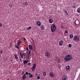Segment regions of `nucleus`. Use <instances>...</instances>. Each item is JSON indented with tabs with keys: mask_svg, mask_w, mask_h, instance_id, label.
I'll use <instances>...</instances> for the list:
<instances>
[{
	"mask_svg": "<svg viewBox=\"0 0 80 80\" xmlns=\"http://www.w3.org/2000/svg\"><path fill=\"white\" fill-rule=\"evenodd\" d=\"M73 60V57L71 54L67 55L64 58V60L66 62H69Z\"/></svg>",
	"mask_w": 80,
	"mask_h": 80,
	"instance_id": "f257e3e1",
	"label": "nucleus"
},
{
	"mask_svg": "<svg viewBox=\"0 0 80 80\" xmlns=\"http://www.w3.org/2000/svg\"><path fill=\"white\" fill-rule=\"evenodd\" d=\"M56 30V26L54 24H52L51 26V31L52 32H54Z\"/></svg>",
	"mask_w": 80,
	"mask_h": 80,
	"instance_id": "f03ea898",
	"label": "nucleus"
},
{
	"mask_svg": "<svg viewBox=\"0 0 80 80\" xmlns=\"http://www.w3.org/2000/svg\"><path fill=\"white\" fill-rule=\"evenodd\" d=\"M73 40L75 42H78L79 41V37L77 35H75L73 38Z\"/></svg>",
	"mask_w": 80,
	"mask_h": 80,
	"instance_id": "7ed1b4c3",
	"label": "nucleus"
},
{
	"mask_svg": "<svg viewBox=\"0 0 80 80\" xmlns=\"http://www.w3.org/2000/svg\"><path fill=\"white\" fill-rule=\"evenodd\" d=\"M67 75H64L63 76H62V80H67Z\"/></svg>",
	"mask_w": 80,
	"mask_h": 80,
	"instance_id": "20e7f679",
	"label": "nucleus"
},
{
	"mask_svg": "<svg viewBox=\"0 0 80 80\" xmlns=\"http://www.w3.org/2000/svg\"><path fill=\"white\" fill-rule=\"evenodd\" d=\"M63 40H61L59 43V45L60 46H62V45H63Z\"/></svg>",
	"mask_w": 80,
	"mask_h": 80,
	"instance_id": "39448f33",
	"label": "nucleus"
},
{
	"mask_svg": "<svg viewBox=\"0 0 80 80\" xmlns=\"http://www.w3.org/2000/svg\"><path fill=\"white\" fill-rule=\"evenodd\" d=\"M45 55L46 57H50V53H49V52H45Z\"/></svg>",
	"mask_w": 80,
	"mask_h": 80,
	"instance_id": "423d86ee",
	"label": "nucleus"
},
{
	"mask_svg": "<svg viewBox=\"0 0 80 80\" xmlns=\"http://www.w3.org/2000/svg\"><path fill=\"white\" fill-rule=\"evenodd\" d=\"M49 75L52 78H53V77H54V74L52 72H51L49 73Z\"/></svg>",
	"mask_w": 80,
	"mask_h": 80,
	"instance_id": "0eeeda50",
	"label": "nucleus"
},
{
	"mask_svg": "<svg viewBox=\"0 0 80 80\" xmlns=\"http://www.w3.org/2000/svg\"><path fill=\"white\" fill-rule=\"evenodd\" d=\"M28 48H29V49L31 50H32V51L33 50V47L32 46V45H29Z\"/></svg>",
	"mask_w": 80,
	"mask_h": 80,
	"instance_id": "6e6552de",
	"label": "nucleus"
},
{
	"mask_svg": "<svg viewBox=\"0 0 80 80\" xmlns=\"http://www.w3.org/2000/svg\"><path fill=\"white\" fill-rule=\"evenodd\" d=\"M26 78H27V76H26V75H25V74H24L22 75V79L23 80H25Z\"/></svg>",
	"mask_w": 80,
	"mask_h": 80,
	"instance_id": "1a4fd4ad",
	"label": "nucleus"
},
{
	"mask_svg": "<svg viewBox=\"0 0 80 80\" xmlns=\"http://www.w3.org/2000/svg\"><path fill=\"white\" fill-rule=\"evenodd\" d=\"M41 28L42 30H45V26L43 25H41Z\"/></svg>",
	"mask_w": 80,
	"mask_h": 80,
	"instance_id": "9d476101",
	"label": "nucleus"
},
{
	"mask_svg": "<svg viewBox=\"0 0 80 80\" xmlns=\"http://www.w3.org/2000/svg\"><path fill=\"white\" fill-rule=\"evenodd\" d=\"M37 24L38 26H40L41 25V22L39 21H38L37 22Z\"/></svg>",
	"mask_w": 80,
	"mask_h": 80,
	"instance_id": "9b49d317",
	"label": "nucleus"
},
{
	"mask_svg": "<svg viewBox=\"0 0 80 80\" xmlns=\"http://www.w3.org/2000/svg\"><path fill=\"white\" fill-rule=\"evenodd\" d=\"M53 20L52 19V18L49 19V23H53Z\"/></svg>",
	"mask_w": 80,
	"mask_h": 80,
	"instance_id": "f8f14e48",
	"label": "nucleus"
},
{
	"mask_svg": "<svg viewBox=\"0 0 80 80\" xmlns=\"http://www.w3.org/2000/svg\"><path fill=\"white\" fill-rule=\"evenodd\" d=\"M17 45L18 46H19L20 45V40H18V41Z\"/></svg>",
	"mask_w": 80,
	"mask_h": 80,
	"instance_id": "ddd939ff",
	"label": "nucleus"
},
{
	"mask_svg": "<svg viewBox=\"0 0 80 80\" xmlns=\"http://www.w3.org/2000/svg\"><path fill=\"white\" fill-rule=\"evenodd\" d=\"M28 61L25 60L24 61V62H23V63H24V64H27V63H28Z\"/></svg>",
	"mask_w": 80,
	"mask_h": 80,
	"instance_id": "4468645a",
	"label": "nucleus"
},
{
	"mask_svg": "<svg viewBox=\"0 0 80 80\" xmlns=\"http://www.w3.org/2000/svg\"><path fill=\"white\" fill-rule=\"evenodd\" d=\"M31 69L32 71L33 72H34V71H35V68L33 67H32Z\"/></svg>",
	"mask_w": 80,
	"mask_h": 80,
	"instance_id": "2eb2a0df",
	"label": "nucleus"
},
{
	"mask_svg": "<svg viewBox=\"0 0 80 80\" xmlns=\"http://www.w3.org/2000/svg\"><path fill=\"white\" fill-rule=\"evenodd\" d=\"M43 75L44 77H45V76L47 75V73H46V72H44L43 73Z\"/></svg>",
	"mask_w": 80,
	"mask_h": 80,
	"instance_id": "dca6fc26",
	"label": "nucleus"
},
{
	"mask_svg": "<svg viewBox=\"0 0 80 80\" xmlns=\"http://www.w3.org/2000/svg\"><path fill=\"white\" fill-rule=\"evenodd\" d=\"M77 11L78 12V13H80V7L78 8Z\"/></svg>",
	"mask_w": 80,
	"mask_h": 80,
	"instance_id": "f3484780",
	"label": "nucleus"
},
{
	"mask_svg": "<svg viewBox=\"0 0 80 80\" xmlns=\"http://www.w3.org/2000/svg\"><path fill=\"white\" fill-rule=\"evenodd\" d=\"M14 56L15 58H16V59H18V57H17V54H14Z\"/></svg>",
	"mask_w": 80,
	"mask_h": 80,
	"instance_id": "a211bd4d",
	"label": "nucleus"
},
{
	"mask_svg": "<svg viewBox=\"0 0 80 80\" xmlns=\"http://www.w3.org/2000/svg\"><path fill=\"white\" fill-rule=\"evenodd\" d=\"M23 5H24L25 6H27L28 5V3L27 2H24L23 3Z\"/></svg>",
	"mask_w": 80,
	"mask_h": 80,
	"instance_id": "6ab92c4d",
	"label": "nucleus"
},
{
	"mask_svg": "<svg viewBox=\"0 0 80 80\" xmlns=\"http://www.w3.org/2000/svg\"><path fill=\"white\" fill-rule=\"evenodd\" d=\"M70 66L68 65L66 68V70H69L70 69Z\"/></svg>",
	"mask_w": 80,
	"mask_h": 80,
	"instance_id": "aec40b11",
	"label": "nucleus"
},
{
	"mask_svg": "<svg viewBox=\"0 0 80 80\" xmlns=\"http://www.w3.org/2000/svg\"><path fill=\"white\" fill-rule=\"evenodd\" d=\"M20 73L21 74V75H23V74H24V73H25L24 71H22V72H21Z\"/></svg>",
	"mask_w": 80,
	"mask_h": 80,
	"instance_id": "412c9836",
	"label": "nucleus"
},
{
	"mask_svg": "<svg viewBox=\"0 0 80 80\" xmlns=\"http://www.w3.org/2000/svg\"><path fill=\"white\" fill-rule=\"evenodd\" d=\"M18 46L17 45H15V48H18V49H19V46Z\"/></svg>",
	"mask_w": 80,
	"mask_h": 80,
	"instance_id": "4be33fe9",
	"label": "nucleus"
},
{
	"mask_svg": "<svg viewBox=\"0 0 80 80\" xmlns=\"http://www.w3.org/2000/svg\"><path fill=\"white\" fill-rule=\"evenodd\" d=\"M73 35L71 34L70 35L69 37L71 38H73Z\"/></svg>",
	"mask_w": 80,
	"mask_h": 80,
	"instance_id": "5701e85b",
	"label": "nucleus"
},
{
	"mask_svg": "<svg viewBox=\"0 0 80 80\" xmlns=\"http://www.w3.org/2000/svg\"><path fill=\"white\" fill-rule=\"evenodd\" d=\"M33 67H35L36 68V64L35 63H34L33 64V66H32Z\"/></svg>",
	"mask_w": 80,
	"mask_h": 80,
	"instance_id": "b1692460",
	"label": "nucleus"
},
{
	"mask_svg": "<svg viewBox=\"0 0 80 80\" xmlns=\"http://www.w3.org/2000/svg\"><path fill=\"white\" fill-rule=\"evenodd\" d=\"M29 78H32L33 77V75L32 74H31L30 76H29Z\"/></svg>",
	"mask_w": 80,
	"mask_h": 80,
	"instance_id": "393cba45",
	"label": "nucleus"
},
{
	"mask_svg": "<svg viewBox=\"0 0 80 80\" xmlns=\"http://www.w3.org/2000/svg\"><path fill=\"white\" fill-rule=\"evenodd\" d=\"M32 27H29L27 28V30H30V29Z\"/></svg>",
	"mask_w": 80,
	"mask_h": 80,
	"instance_id": "a878e982",
	"label": "nucleus"
},
{
	"mask_svg": "<svg viewBox=\"0 0 80 80\" xmlns=\"http://www.w3.org/2000/svg\"><path fill=\"white\" fill-rule=\"evenodd\" d=\"M65 13H66V15H68V13H67V11L66 10L64 11Z\"/></svg>",
	"mask_w": 80,
	"mask_h": 80,
	"instance_id": "bb28decb",
	"label": "nucleus"
},
{
	"mask_svg": "<svg viewBox=\"0 0 80 80\" xmlns=\"http://www.w3.org/2000/svg\"><path fill=\"white\" fill-rule=\"evenodd\" d=\"M69 47H72V44H69L68 45Z\"/></svg>",
	"mask_w": 80,
	"mask_h": 80,
	"instance_id": "cd10ccee",
	"label": "nucleus"
},
{
	"mask_svg": "<svg viewBox=\"0 0 80 80\" xmlns=\"http://www.w3.org/2000/svg\"><path fill=\"white\" fill-rule=\"evenodd\" d=\"M29 56H31V52L30 51H29Z\"/></svg>",
	"mask_w": 80,
	"mask_h": 80,
	"instance_id": "c85d7f7f",
	"label": "nucleus"
},
{
	"mask_svg": "<svg viewBox=\"0 0 80 80\" xmlns=\"http://www.w3.org/2000/svg\"><path fill=\"white\" fill-rule=\"evenodd\" d=\"M26 50L27 51H29V49H28V47H27L26 48Z\"/></svg>",
	"mask_w": 80,
	"mask_h": 80,
	"instance_id": "c756f323",
	"label": "nucleus"
},
{
	"mask_svg": "<svg viewBox=\"0 0 80 80\" xmlns=\"http://www.w3.org/2000/svg\"><path fill=\"white\" fill-rule=\"evenodd\" d=\"M65 32L66 33H68V31L67 30H65Z\"/></svg>",
	"mask_w": 80,
	"mask_h": 80,
	"instance_id": "7c9ffc66",
	"label": "nucleus"
},
{
	"mask_svg": "<svg viewBox=\"0 0 80 80\" xmlns=\"http://www.w3.org/2000/svg\"><path fill=\"white\" fill-rule=\"evenodd\" d=\"M72 8H76V6H75V5L72 6Z\"/></svg>",
	"mask_w": 80,
	"mask_h": 80,
	"instance_id": "2f4dec72",
	"label": "nucleus"
},
{
	"mask_svg": "<svg viewBox=\"0 0 80 80\" xmlns=\"http://www.w3.org/2000/svg\"><path fill=\"white\" fill-rule=\"evenodd\" d=\"M22 56H25V53L24 52H22Z\"/></svg>",
	"mask_w": 80,
	"mask_h": 80,
	"instance_id": "473e14b6",
	"label": "nucleus"
},
{
	"mask_svg": "<svg viewBox=\"0 0 80 80\" xmlns=\"http://www.w3.org/2000/svg\"><path fill=\"white\" fill-rule=\"evenodd\" d=\"M58 63H60V59H59L58 60Z\"/></svg>",
	"mask_w": 80,
	"mask_h": 80,
	"instance_id": "72a5a7b5",
	"label": "nucleus"
},
{
	"mask_svg": "<svg viewBox=\"0 0 80 80\" xmlns=\"http://www.w3.org/2000/svg\"><path fill=\"white\" fill-rule=\"evenodd\" d=\"M25 75H28V72H26L25 73Z\"/></svg>",
	"mask_w": 80,
	"mask_h": 80,
	"instance_id": "f704fd0d",
	"label": "nucleus"
},
{
	"mask_svg": "<svg viewBox=\"0 0 80 80\" xmlns=\"http://www.w3.org/2000/svg\"><path fill=\"white\" fill-rule=\"evenodd\" d=\"M37 79H40V76H38L37 77Z\"/></svg>",
	"mask_w": 80,
	"mask_h": 80,
	"instance_id": "c9c22d12",
	"label": "nucleus"
},
{
	"mask_svg": "<svg viewBox=\"0 0 80 80\" xmlns=\"http://www.w3.org/2000/svg\"><path fill=\"white\" fill-rule=\"evenodd\" d=\"M0 52L2 54L3 53V51L1 50L0 51Z\"/></svg>",
	"mask_w": 80,
	"mask_h": 80,
	"instance_id": "e433bc0d",
	"label": "nucleus"
},
{
	"mask_svg": "<svg viewBox=\"0 0 80 80\" xmlns=\"http://www.w3.org/2000/svg\"><path fill=\"white\" fill-rule=\"evenodd\" d=\"M9 6H11V8H12V4H9Z\"/></svg>",
	"mask_w": 80,
	"mask_h": 80,
	"instance_id": "4c0bfd02",
	"label": "nucleus"
},
{
	"mask_svg": "<svg viewBox=\"0 0 80 80\" xmlns=\"http://www.w3.org/2000/svg\"><path fill=\"white\" fill-rule=\"evenodd\" d=\"M22 38H23V39H24V41H25V40H26V39H25V38L23 37Z\"/></svg>",
	"mask_w": 80,
	"mask_h": 80,
	"instance_id": "58836bf2",
	"label": "nucleus"
},
{
	"mask_svg": "<svg viewBox=\"0 0 80 80\" xmlns=\"http://www.w3.org/2000/svg\"><path fill=\"white\" fill-rule=\"evenodd\" d=\"M31 64V63H28V65H30Z\"/></svg>",
	"mask_w": 80,
	"mask_h": 80,
	"instance_id": "ea45409f",
	"label": "nucleus"
},
{
	"mask_svg": "<svg viewBox=\"0 0 80 80\" xmlns=\"http://www.w3.org/2000/svg\"><path fill=\"white\" fill-rule=\"evenodd\" d=\"M21 58H23V56H22V55L20 56Z\"/></svg>",
	"mask_w": 80,
	"mask_h": 80,
	"instance_id": "a19ab883",
	"label": "nucleus"
},
{
	"mask_svg": "<svg viewBox=\"0 0 80 80\" xmlns=\"http://www.w3.org/2000/svg\"><path fill=\"white\" fill-rule=\"evenodd\" d=\"M2 24L0 23V27H2Z\"/></svg>",
	"mask_w": 80,
	"mask_h": 80,
	"instance_id": "79ce46f5",
	"label": "nucleus"
},
{
	"mask_svg": "<svg viewBox=\"0 0 80 80\" xmlns=\"http://www.w3.org/2000/svg\"><path fill=\"white\" fill-rule=\"evenodd\" d=\"M61 28H63V26H61Z\"/></svg>",
	"mask_w": 80,
	"mask_h": 80,
	"instance_id": "37998d69",
	"label": "nucleus"
},
{
	"mask_svg": "<svg viewBox=\"0 0 80 80\" xmlns=\"http://www.w3.org/2000/svg\"><path fill=\"white\" fill-rule=\"evenodd\" d=\"M26 53H27V55L29 54H28V52H26Z\"/></svg>",
	"mask_w": 80,
	"mask_h": 80,
	"instance_id": "c03bdc74",
	"label": "nucleus"
},
{
	"mask_svg": "<svg viewBox=\"0 0 80 80\" xmlns=\"http://www.w3.org/2000/svg\"><path fill=\"white\" fill-rule=\"evenodd\" d=\"M28 75H29V76H30V75H31L30 74H31V73L29 72V73H28Z\"/></svg>",
	"mask_w": 80,
	"mask_h": 80,
	"instance_id": "a18cd8bd",
	"label": "nucleus"
},
{
	"mask_svg": "<svg viewBox=\"0 0 80 80\" xmlns=\"http://www.w3.org/2000/svg\"><path fill=\"white\" fill-rule=\"evenodd\" d=\"M28 58H29V54H28Z\"/></svg>",
	"mask_w": 80,
	"mask_h": 80,
	"instance_id": "49530a36",
	"label": "nucleus"
},
{
	"mask_svg": "<svg viewBox=\"0 0 80 80\" xmlns=\"http://www.w3.org/2000/svg\"><path fill=\"white\" fill-rule=\"evenodd\" d=\"M22 52H20V56H21V55H22Z\"/></svg>",
	"mask_w": 80,
	"mask_h": 80,
	"instance_id": "de8ad7c7",
	"label": "nucleus"
},
{
	"mask_svg": "<svg viewBox=\"0 0 80 80\" xmlns=\"http://www.w3.org/2000/svg\"><path fill=\"white\" fill-rule=\"evenodd\" d=\"M74 25H76V22H74Z\"/></svg>",
	"mask_w": 80,
	"mask_h": 80,
	"instance_id": "09e8293b",
	"label": "nucleus"
},
{
	"mask_svg": "<svg viewBox=\"0 0 80 80\" xmlns=\"http://www.w3.org/2000/svg\"><path fill=\"white\" fill-rule=\"evenodd\" d=\"M9 80V78H8V79L7 80Z\"/></svg>",
	"mask_w": 80,
	"mask_h": 80,
	"instance_id": "8fccbe9b",
	"label": "nucleus"
},
{
	"mask_svg": "<svg viewBox=\"0 0 80 80\" xmlns=\"http://www.w3.org/2000/svg\"><path fill=\"white\" fill-rule=\"evenodd\" d=\"M10 45H11V47H12V44H10Z\"/></svg>",
	"mask_w": 80,
	"mask_h": 80,
	"instance_id": "3c124183",
	"label": "nucleus"
},
{
	"mask_svg": "<svg viewBox=\"0 0 80 80\" xmlns=\"http://www.w3.org/2000/svg\"><path fill=\"white\" fill-rule=\"evenodd\" d=\"M19 60H20V61H21V59H19Z\"/></svg>",
	"mask_w": 80,
	"mask_h": 80,
	"instance_id": "603ef678",
	"label": "nucleus"
},
{
	"mask_svg": "<svg viewBox=\"0 0 80 80\" xmlns=\"http://www.w3.org/2000/svg\"><path fill=\"white\" fill-rule=\"evenodd\" d=\"M11 62H12V60H11Z\"/></svg>",
	"mask_w": 80,
	"mask_h": 80,
	"instance_id": "864d4df0",
	"label": "nucleus"
},
{
	"mask_svg": "<svg viewBox=\"0 0 80 80\" xmlns=\"http://www.w3.org/2000/svg\"><path fill=\"white\" fill-rule=\"evenodd\" d=\"M25 54H26V53H25Z\"/></svg>",
	"mask_w": 80,
	"mask_h": 80,
	"instance_id": "5fc2aeb1",
	"label": "nucleus"
},
{
	"mask_svg": "<svg viewBox=\"0 0 80 80\" xmlns=\"http://www.w3.org/2000/svg\"><path fill=\"white\" fill-rule=\"evenodd\" d=\"M32 56H33V54H32Z\"/></svg>",
	"mask_w": 80,
	"mask_h": 80,
	"instance_id": "6e6d98bb",
	"label": "nucleus"
}]
</instances>
